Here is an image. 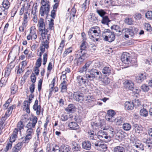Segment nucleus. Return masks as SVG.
Returning a JSON list of instances; mask_svg holds the SVG:
<instances>
[{"label": "nucleus", "instance_id": "f257e3e1", "mask_svg": "<svg viewBox=\"0 0 152 152\" xmlns=\"http://www.w3.org/2000/svg\"><path fill=\"white\" fill-rule=\"evenodd\" d=\"M86 41L82 40V43L80 46V49L75 52V58L74 61L76 62L77 65H80L89 56L85 50L86 48Z\"/></svg>", "mask_w": 152, "mask_h": 152}, {"label": "nucleus", "instance_id": "f03ea898", "mask_svg": "<svg viewBox=\"0 0 152 152\" xmlns=\"http://www.w3.org/2000/svg\"><path fill=\"white\" fill-rule=\"evenodd\" d=\"M49 3V1H47L45 2L41 3L42 6L40 7V12L42 16H44L45 14L47 16L48 15L50 7Z\"/></svg>", "mask_w": 152, "mask_h": 152}, {"label": "nucleus", "instance_id": "7ed1b4c3", "mask_svg": "<svg viewBox=\"0 0 152 152\" xmlns=\"http://www.w3.org/2000/svg\"><path fill=\"white\" fill-rule=\"evenodd\" d=\"M121 33L124 34V37L126 38H129V35L131 37H133L134 36V33L132 29L124 27L121 31Z\"/></svg>", "mask_w": 152, "mask_h": 152}, {"label": "nucleus", "instance_id": "20e7f679", "mask_svg": "<svg viewBox=\"0 0 152 152\" xmlns=\"http://www.w3.org/2000/svg\"><path fill=\"white\" fill-rule=\"evenodd\" d=\"M74 99L77 102H81L84 99L83 95L79 91L74 92L73 95Z\"/></svg>", "mask_w": 152, "mask_h": 152}, {"label": "nucleus", "instance_id": "39448f33", "mask_svg": "<svg viewBox=\"0 0 152 152\" xmlns=\"http://www.w3.org/2000/svg\"><path fill=\"white\" fill-rule=\"evenodd\" d=\"M147 76V74L145 72L140 73L135 76V81L137 83H140L146 79Z\"/></svg>", "mask_w": 152, "mask_h": 152}, {"label": "nucleus", "instance_id": "423d86ee", "mask_svg": "<svg viewBox=\"0 0 152 152\" xmlns=\"http://www.w3.org/2000/svg\"><path fill=\"white\" fill-rule=\"evenodd\" d=\"M131 59L130 54L127 53H123L121 57V61L126 64H129Z\"/></svg>", "mask_w": 152, "mask_h": 152}, {"label": "nucleus", "instance_id": "0eeeda50", "mask_svg": "<svg viewBox=\"0 0 152 152\" xmlns=\"http://www.w3.org/2000/svg\"><path fill=\"white\" fill-rule=\"evenodd\" d=\"M115 113L113 110H110L107 111V115L105 116V118L109 122H113L115 119L113 116L115 115Z\"/></svg>", "mask_w": 152, "mask_h": 152}, {"label": "nucleus", "instance_id": "6e6552de", "mask_svg": "<svg viewBox=\"0 0 152 152\" xmlns=\"http://www.w3.org/2000/svg\"><path fill=\"white\" fill-rule=\"evenodd\" d=\"M98 137L100 140L106 142H108L110 139V137L108 136L107 133L104 132H101Z\"/></svg>", "mask_w": 152, "mask_h": 152}, {"label": "nucleus", "instance_id": "1a4fd4ad", "mask_svg": "<svg viewBox=\"0 0 152 152\" xmlns=\"http://www.w3.org/2000/svg\"><path fill=\"white\" fill-rule=\"evenodd\" d=\"M37 118L36 116H34L33 118H30V120L31 122H29L27 124L26 127L28 128H34L37 122Z\"/></svg>", "mask_w": 152, "mask_h": 152}, {"label": "nucleus", "instance_id": "9d476101", "mask_svg": "<svg viewBox=\"0 0 152 152\" xmlns=\"http://www.w3.org/2000/svg\"><path fill=\"white\" fill-rule=\"evenodd\" d=\"M115 37L114 34V32H110L108 33V34H107L104 38V40L105 41H108L111 42L113 41L115 39Z\"/></svg>", "mask_w": 152, "mask_h": 152}, {"label": "nucleus", "instance_id": "9b49d317", "mask_svg": "<svg viewBox=\"0 0 152 152\" xmlns=\"http://www.w3.org/2000/svg\"><path fill=\"white\" fill-rule=\"evenodd\" d=\"M124 87L126 89L131 91L133 89L134 84L131 80H126L124 82Z\"/></svg>", "mask_w": 152, "mask_h": 152}, {"label": "nucleus", "instance_id": "f8f14e48", "mask_svg": "<svg viewBox=\"0 0 152 152\" xmlns=\"http://www.w3.org/2000/svg\"><path fill=\"white\" fill-rule=\"evenodd\" d=\"M38 101L36 99L35 100L34 104L33 105V108L34 111H36V113L37 115H40L41 112V106L40 105H38Z\"/></svg>", "mask_w": 152, "mask_h": 152}, {"label": "nucleus", "instance_id": "ddd939ff", "mask_svg": "<svg viewBox=\"0 0 152 152\" xmlns=\"http://www.w3.org/2000/svg\"><path fill=\"white\" fill-rule=\"evenodd\" d=\"M83 77L85 78L86 80L88 85V83L91 81H93L94 78L89 72H86L85 74L83 75Z\"/></svg>", "mask_w": 152, "mask_h": 152}, {"label": "nucleus", "instance_id": "4468645a", "mask_svg": "<svg viewBox=\"0 0 152 152\" xmlns=\"http://www.w3.org/2000/svg\"><path fill=\"white\" fill-rule=\"evenodd\" d=\"M82 145V148L85 150H90L91 149V143L88 140H85L83 141Z\"/></svg>", "mask_w": 152, "mask_h": 152}, {"label": "nucleus", "instance_id": "2eb2a0df", "mask_svg": "<svg viewBox=\"0 0 152 152\" xmlns=\"http://www.w3.org/2000/svg\"><path fill=\"white\" fill-rule=\"evenodd\" d=\"M84 101L86 103H91V106H93L95 104V99L92 96L88 95V96H86L84 97Z\"/></svg>", "mask_w": 152, "mask_h": 152}, {"label": "nucleus", "instance_id": "dca6fc26", "mask_svg": "<svg viewBox=\"0 0 152 152\" xmlns=\"http://www.w3.org/2000/svg\"><path fill=\"white\" fill-rule=\"evenodd\" d=\"M76 80L77 83L80 86H81L84 85L86 86L87 85V84L86 80L83 77L80 75H78L76 77Z\"/></svg>", "mask_w": 152, "mask_h": 152}, {"label": "nucleus", "instance_id": "f3484780", "mask_svg": "<svg viewBox=\"0 0 152 152\" xmlns=\"http://www.w3.org/2000/svg\"><path fill=\"white\" fill-rule=\"evenodd\" d=\"M14 107H15V105H13L7 108V110L6 111L5 114L4 115V116L3 117V118L2 120H6L7 118L12 113V110L14 109Z\"/></svg>", "mask_w": 152, "mask_h": 152}, {"label": "nucleus", "instance_id": "a211bd4d", "mask_svg": "<svg viewBox=\"0 0 152 152\" xmlns=\"http://www.w3.org/2000/svg\"><path fill=\"white\" fill-rule=\"evenodd\" d=\"M47 42L45 43L43 42L42 45H40V52L39 53V58H41L42 55L43 53L45 51V48L48 49L49 48V46H48V44H47Z\"/></svg>", "mask_w": 152, "mask_h": 152}, {"label": "nucleus", "instance_id": "6ab92c4d", "mask_svg": "<svg viewBox=\"0 0 152 152\" xmlns=\"http://www.w3.org/2000/svg\"><path fill=\"white\" fill-rule=\"evenodd\" d=\"M76 109L74 104H70L65 109V110L68 113H73L75 111Z\"/></svg>", "mask_w": 152, "mask_h": 152}, {"label": "nucleus", "instance_id": "aec40b11", "mask_svg": "<svg viewBox=\"0 0 152 152\" xmlns=\"http://www.w3.org/2000/svg\"><path fill=\"white\" fill-rule=\"evenodd\" d=\"M72 149L73 151H80L81 147L80 145L74 141L72 142Z\"/></svg>", "mask_w": 152, "mask_h": 152}, {"label": "nucleus", "instance_id": "412c9836", "mask_svg": "<svg viewBox=\"0 0 152 152\" xmlns=\"http://www.w3.org/2000/svg\"><path fill=\"white\" fill-rule=\"evenodd\" d=\"M142 140L143 142L145 143L146 144H148L147 145V146L148 147H152V139H151L149 138H148L147 137H146L145 136Z\"/></svg>", "mask_w": 152, "mask_h": 152}, {"label": "nucleus", "instance_id": "4be33fe9", "mask_svg": "<svg viewBox=\"0 0 152 152\" xmlns=\"http://www.w3.org/2000/svg\"><path fill=\"white\" fill-rule=\"evenodd\" d=\"M111 68L110 66H105L102 70V72L106 76L109 75L111 73Z\"/></svg>", "mask_w": 152, "mask_h": 152}, {"label": "nucleus", "instance_id": "5701e85b", "mask_svg": "<svg viewBox=\"0 0 152 152\" xmlns=\"http://www.w3.org/2000/svg\"><path fill=\"white\" fill-rule=\"evenodd\" d=\"M124 105L125 109L128 110H132L134 107L132 102H126Z\"/></svg>", "mask_w": 152, "mask_h": 152}, {"label": "nucleus", "instance_id": "b1692460", "mask_svg": "<svg viewBox=\"0 0 152 152\" xmlns=\"http://www.w3.org/2000/svg\"><path fill=\"white\" fill-rule=\"evenodd\" d=\"M68 126L71 130H76L78 129L79 127L77 123L75 122H70L68 124Z\"/></svg>", "mask_w": 152, "mask_h": 152}, {"label": "nucleus", "instance_id": "393cba45", "mask_svg": "<svg viewBox=\"0 0 152 152\" xmlns=\"http://www.w3.org/2000/svg\"><path fill=\"white\" fill-rule=\"evenodd\" d=\"M61 88V92L62 93L65 92L67 90V85L66 82L65 80H64L60 85Z\"/></svg>", "mask_w": 152, "mask_h": 152}, {"label": "nucleus", "instance_id": "a878e982", "mask_svg": "<svg viewBox=\"0 0 152 152\" xmlns=\"http://www.w3.org/2000/svg\"><path fill=\"white\" fill-rule=\"evenodd\" d=\"M18 130L17 128H15L12 135L10 137V140L12 142H15V139L17 137Z\"/></svg>", "mask_w": 152, "mask_h": 152}, {"label": "nucleus", "instance_id": "bb28decb", "mask_svg": "<svg viewBox=\"0 0 152 152\" xmlns=\"http://www.w3.org/2000/svg\"><path fill=\"white\" fill-rule=\"evenodd\" d=\"M71 148L67 145L63 144L60 147L61 152H69Z\"/></svg>", "mask_w": 152, "mask_h": 152}, {"label": "nucleus", "instance_id": "cd10ccee", "mask_svg": "<svg viewBox=\"0 0 152 152\" xmlns=\"http://www.w3.org/2000/svg\"><path fill=\"white\" fill-rule=\"evenodd\" d=\"M28 119L27 118H24L22 119V120L23 121H19L18 124H17V128L18 130L20 131L23 128V122H24V121L28 120Z\"/></svg>", "mask_w": 152, "mask_h": 152}, {"label": "nucleus", "instance_id": "c85d7f7f", "mask_svg": "<svg viewBox=\"0 0 152 152\" xmlns=\"http://www.w3.org/2000/svg\"><path fill=\"white\" fill-rule=\"evenodd\" d=\"M115 119L113 122H115L117 125H120L123 122L124 119L121 116H119L117 117L116 118H115Z\"/></svg>", "mask_w": 152, "mask_h": 152}, {"label": "nucleus", "instance_id": "c756f323", "mask_svg": "<svg viewBox=\"0 0 152 152\" xmlns=\"http://www.w3.org/2000/svg\"><path fill=\"white\" fill-rule=\"evenodd\" d=\"M32 136L30 135L26 134L25 138H22L20 139L21 141H22L23 143H28L30 140L32 138Z\"/></svg>", "mask_w": 152, "mask_h": 152}, {"label": "nucleus", "instance_id": "7c9ffc66", "mask_svg": "<svg viewBox=\"0 0 152 152\" xmlns=\"http://www.w3.org/2000/svg\"><path fill=\"white\" fill-rule=\"evenodd\" d=\"M129 63V66H132L136 67L138 66L137 59L135 58H132L130 60Z\"/></svg>", "mask_w": 152, "mask_h": 152}, {"label": "nucleus", "instance_id": "2f4dec72", "mask_svg": "<svg viewBox=\"0 0 152 152\" xmlns=\"http://www.w3.org/2000/svg\"><path fill=\"white\" fill-rule=\"evenodd\" d=\"M90 0H85L84 2L81 5L82 10L84 11L87 8L89 7Z\"/></svg>", "mask_w": 152, "mask_h": 152}, {"label": "nucleus", "instance_id": "473e14b6", "mask_svg": "<svg viewBox=\"0 0 152 152\" xmlns=\"http://www.w3.org/2000/svg\"><path fill=\"white\" fill-rule=\"evenodd\" d=\"M140 115L142 117H147L148 115V111L144 108L140 110Z\"/></svg>", "mask_w": 152, "mask_h": 152}, {"label": "nucleus", "instance_id": "72a5a7b5", "mask_svg": "<svg viewBox=\"0 0 152 152\" xmlns=\"http://www.w3.org/2000/svg\"><path fill=\"white\" fill-rule=\"evenodd\" d=\"M2 4L3 8L6 10H7L10 7V4L8 0H4Z\"/></svg>", "mask_w": 152, "mask_h": 152}, {"label": "nucleus", "instance_id": "f704fd0d", "mask_svg": "<svg viewBox=\"0 0 152 152\" xmlns=\"http://www.w3.org/2000/svg\"><path fill=\"white\" fill-rule=\"evenodd\" d=\"M89 19L90 21L94 23H96L98 22L97 17L95 16V15H90L89 16Z\"/></svg>", "mask_w": 152, "mask_h": 152}, {"label": "nucleus", "instance_id": "c9c22d12", "mask_svg": "<svg viewBox=\"0 0 152 152\" xmlns=\"http://www.w3.org/2000/svg\"><path fill=\"white\" fill-rule=\"evenodd\" d=\"M114 152H125L124 148L120 146H118L115 147L114 149Z\"/></svg>", "mask_w": 152, "mask_h": 152}, {"label": "nucleus", "instance_id": "e433bc0d", "mask_svg": "<svg viewBox=\"0 0 152 152\" xmlns=\"http://www.w3.org/2000/svg\"><path fill=\"white\" fill-rule=\"evenodd\" d=\"M36 29L34 27H31L30 28L31 34L32 38L35 39L37 37V35L36 34L35 30Z\"/></svg>", "mask_w": 152, "mask_h": 152}, {"label": "nucleus", "instance_id": "4c0bfd02", "mask_svg": "<svg viewBox=\"0 0 152 152\" xmlns=\"http://www.w3.org/2000/svg\"><path fill=\"white\" fill-rule=\"evenodd\" d=\"M44 23V19L41 18L38 21V26H39V28L43 29L44 27H45V25Z\"/></svg>", "mask_w": 152, "mask_h": 152}, {"label": "nucleus", "instance_id": "58836bf2", "mask_svg": "<svg viewBox=\"0 0 152 152\" xmlns=\"http://www.w3.org/2000/svg\"><path fill=\"white\" fill-rule=\"evenodd\" d=\"M8 78L4 76L1 78L0 81V87H1L5 85Z\"/></svg>", "mask_w": 152, "mask_h": 152}, {"label": "nucleus", "instance_id": "ea45409f", "mask_svg": "<svg viewBox=\"0 0 152 152\" xmlns=\"http://www.w3.org/2000/svg\"><path fill=\"white\" fill-rule=\"evenodd\" d=\"M51 152H61L60 148L55 144L53 145Z\"/></svg>", "mask_w": 152, "mask_h": 152}, {"label": "nucleus", "instance_id": "a19ab883", "mask_svg": "<svg viewBox=\"0 0 152 152\" xmlns=\"http://www.w3.org/2000/svg\"><path fill=\"white\" fill-rule=\"evenodd\" d=\"M94 66L96 68L101 69L103 66V64L102 62L98 61H96L94 64Z\"/></svg>", "mask_w": 152, "mask_h": 152}, {"label": "nucleus", "instance_id": "79ce46f5", "mask_svg": "<svg viewBox=\"0 0 152 152\" xmlns=\"http://www.w3.org/2000/svg\"><path fill=\"white\" fill-rule=\"evenodd\" d=\"M131 128V125L128 123H125L123 124V128L126 131L129 130Z\"/></svg>", "mask_w": 152, "mask_h": 152}, {"label": "nucleus", "instance_id": "37998d69", "mask_svg": "<svg viewBox=\"0 0 152 152\" xmlns=\"http://www.w3.org/2000/svg\"><path fill=\"white\" fill-rule=\"evenodd\" d=\"M18 87L17 86L12 84L10 88L11 94H15L17 91Z\"/></svg>", "mask_w": 152, "mask_h": 152}, {"label": "nucleus", "instance_id": "c03bdc74", "mask_svg": "<svg viewBox=\"0 0 152 152\" xmlns=\"http://www.w3.org/2000/svg\"><path fill=\"white\" fill-rule=\"evenodd\" d=\"M110 21V20H109L107 16H105L102 17V23L103 24H106L108 25V23Z\"/></svg>", "mask_w": 152, "mask_h": 152}, {"label": "nucleus", "instance_id": "a18cd8bd", "mask_svg": "<svg viewBox=\"0 0 152 152\" xmlns=\"http://www.w3.org/2000/svg\"><path fill=\"white\" fill-rule=\"evenodd\" d=\"M132 102L134 105V106H139L141 105V102L138 99H134V100L132 101Z\"/></svg>", "mask_w": 152, "mask_h": 152}, {"label": "nucleus", "instance_id": "49530a36", "mask_svg": "<svg viewBox=\"0 0 152 152\" xmlns=\"http://www.w3.org/2000/svg\"><path fill=\"white\" fill-rule=\"evenodd\" d=\"M8 13L7 10L4 9L0 13V16L2 15V19H4L6 18V15Z\"/></svg>", "mask_w": 152, "mask_h": 152}, {"label": "nucleus", "instance_id": "de8ad7c7", "mask_svg": "<svg viewBox=\"0 0 152 152\" xmlns=\"http://www.w3.org/2000/svg\"><path fill=\"white\" fill-rule=\"evenodd\" d=\"M125 22L127 24L131 25L133 24L134 21L131 18H125Z\"/></svg>", "mask_w": 152, "mask_h": 152}, {"label": "nucleus", "instance_id": "09e8293b", "mask_svg": "<svg viewBox=\"0 0 152 152\" xmlns=\"http://www.w3.org/2000/svg\"><path fill=\"white\" fill-rule=\"evenodd\" d=\"M16 57H15L14 60L12 61L9 64L7 65V68H9L12 70V69L14 68L15 66V64L14 63V61Z\"/></svg>", "mask_w": 152, "mask_h": 152}, {"label": "nucleus", "instance_id": "8fccbe9b", "mask_svg": "<svg viewBox=\"0 0 152 152\" xmlns=\"http://www.w3.org/2000/svg\"><path fill=\"white\" fill-rule=\"evenodd\" d=\"M46 35H44V34L41 35V36H42V43H41V45H42V43L43 42H44V43L45 42V43H46V42H47V43L48 44V46H49V42L48 41V39H47V37L46 36Z\"/></svg>", "mask_w": 152, "mask_h": 152}, {"label": "nucleus", "instance_id": "3c124183", "mask_svg": "<svg viewBox=\"0 0 152 152\" xmlns=\"http://www.w3.org/2000/svg\"><path fill=\"white\" fill-rule=\"evenodd\" d=\"M142 90L144 92L148 91L149 89V86L145 84H142L141 87Z\"/></svg>", "mask_w": 152, "mask_h": 152}, {"label": "nucleus", "instance_id": "603ef678", "mask_svg": "<svg viewBox=\"0 0 152 152\" xmlns=\"http://www.w3.org/2000/svg\"><path fill=\"white\" fill-rule=\"evenodd\" d=\"M145 16L148 19H152V11H148L145 14Z\"/></svg>", "mask_w": 152, "mask_h": 152}, {"label": "nucleus", "instance_id": "864d4df0", "mask_svg": "<svg viewBox=\"0 0 152 152\" xmlns=\"http://www.w3.org/2000/svg\"><path fill=\"white\" fill-rule=\"evenodd\" d=\"M55 81V78H54L52 80L51 83L50 84L49 86L51 87L50 89H49V91L52 92L53 91V88L54 87V84Z\"/></svg>", "mask_w": 152, "mask_h": 152}, {"label": "nucleus", "instance_id": "5fc2aeb1", "mask_svg": "<svg viewBox=\"0 0 152 152\" xmlns=\"http://www.w3.org/2000/svg\"><path fill=\"white\" fill-rule=\"evenodd\" d=\"M111 28L112 29H114L116 31V32H121V29L120 28V27L117 25H114L113 26H112Z\"/></svg>", "mask_w": 152, "mask_h": 152}, {"label": "nucleus", "instance_id": "6e6d98bb", "mask_svg": "<svg viewBox=\"0 0 152 152\" xmlns=\"http://www.w3.org/2000/svg\"><path fill=\"white\" fill-rule=\"evenodd\" d=\"M96 12L102 18L104 17V16L106 14V12L103 10H97Z\"/></svg>", "mask_w": 152, "mask_h": 152}, {"label": "nucleus", "instance_id": "4d7b16f0", "mask_svg": "<svg viewBox=\"0 0 152 152\" xmlns=\"http://www.w3.org/2000/svg\"><path fill=\"white\" fill-rule=\"evenodd\" d=\"M145 29L148 31L151 32L152 30V28L150 24L148 23H146L145 24Z\"/></svg>", "mask_w": 152, "mask_h": 152}, {"label": "nucleus", "instance_id": "13d9d810", "mask_svg": "<svg viewBox=\"0 0 152 152\" xmlns=\"http://www.w3.org/2000/svg\"><path fill=\"white\" fill-rule=\"evenodd\" d=\"M39 31L41 32V35H47L48 31V29L46 28L45 27L43 29L39 28Z\"/></svg>", "mask_w": 152, "mask_h": 152}, {"label": "nucleus", "instance_id": "bf43d9fd", "mask_svg": "<svg viewBox=\"0 0 152 152\" xmlns=\"http://www.w3.org/2000/svg\"><path fill=\"white\" fill-rule=\"evenodd\" d=\"M30 77L32 83V84H34L36 80V77L35 74L34 73H32Z\"/></svg>", "mask_w": 152, "mask_h": 152}, {"label": "nucleus", "instance_id": "052dcab7", "mask_svg": "<svg viewBox=\"0 0 152 152\" xmlns=\"http://www.w3.org/2000/svg\"><path fill=\"white\" fill-rule=\"evenodd\" d=\"M95 78L97 79H100L102 78V75L101 73L98 70H97Z\"/></svg>", "mask_w": 152, "mask_h": 152}, {"label": "nucleus", "instance_id": "680f3d73", "mask_svg": "<svg viewBox=\"0 0 152 152\" xmlns=\"http://www.w3.org/2000/svg\"><path fill=\"white\" fill-rule=\"evenodd\" d=\"M43 77L42 79H40L39 81L38 84V91H40L42 88V85L43 81Z\"/></svg>", "mask_w": 152, "mask_h": 152}, {"label": "nucleus", "instance_id": "e2e57ef3", "mask_svg": "<svg viewBox=\"0 0 152 152\" xmlns=\"http://www.w3.org/2000/svg\"><path fill=\"white\" fill-rule=\"evenodd\" d=\"M34 134V131L32 128H28L26 131V134L28 135H30L32 136V135Z\"/></svg>", "mask_w": 152, "mask_h": 152}, {"label": "nucleus", "instance_id": "0e129e2a", "mask_svg": "<svg viewBox=\"0 0 152 152\" xmlns=\"http://www.w3.org/2000/svg\"><path fill=\"white\" fill-rule=\"evenodd\" d=\"M48 54L47 53H45L43 56V64L45 65L47 61Z\"/></svg>", "mask_w": 152, "mask_h": 152}, {"label": "nucleus", "instance_id": "69168bd1", "mask_svg": "<svg viewBox=\"0 0 152 152\" xmlns=\"http://www.w3.org/2000/svg\"><path fill=\"white\" fill-rule=\"evenodd\" d=\"M5 72L4 77L8 78V77L10 75L12 70L9 68H7Z\"/></svg>", "mask_w": 152, "mask_h": 152}, {"label": "nucleus", "instance_id": "338daca9", "mask_svg": "<svg viewBox=\"0 0 152 152\" xmlns=\"http://www.w3.org/2000/svg\"><path fill=\"white\" fill-rule=\"evenodd\" d=\"M42 59L40 58H39L36 63V65L37 66L36 67H39L41 65Z\"/></svg>", "mask_w": 152, "mask_h": 152}, {"label": "nucleus", "instance_id": "774afa93", "mask_svg": "<svg viewBox=\"0 0 152 152\" xmlns=\"http://www.w3.org/2000/svg\"><path fill=\"white\" fill-rule=\"evenodd\" d=\"M142 15L140 13H136L134 15V18L136 20H139L141 19Z\"/></svg>", "mask_w": 152, "mask_h": 152}]
</instances>
